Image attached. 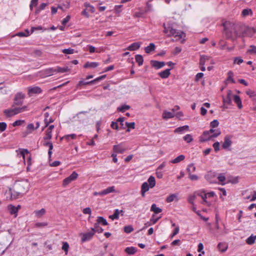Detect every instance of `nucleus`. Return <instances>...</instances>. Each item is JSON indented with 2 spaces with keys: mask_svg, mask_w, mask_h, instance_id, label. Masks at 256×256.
Here are the masks:
<instances>
[{
  "mask_svg": "<svg viewBox=\"0 0 256 256\" xmlns=\"http://www.w3.org/2000/svg\"><path fill=\"white\" fill-rule=\"evenodd\" d=\"M156 48V46L154 44L150 43L148 46H146L144 48L145 52L146 54H150L154 52Z\"/></svg>",
  "mask_w": 256,
  "mask_h": 256,
  "instance_id": "4be33fe9",
  "label": "nucleus"
},
{
  "mask_svg": "<svg viewBox=\"0 0 256 256\" xmlns=\"http://www.w3.org/2000/svg\"><path fill=\"white\" fill-rule=\"evenodd\" d=\"M189 130V126L187 125L184 126H182L178 127L176 128L174 130L175 133H178L180 134H182L184 133L185 131Z\"/></svg>",
  "mask_w": 256,
  "mask_h": 256,
  "instance_id": "6ab92c4d",
  "label": "nucleus"
},
{
  "mask_svg": "<svg viewBox=\"0 0 256 256\" xmlns=\"http://www.w3.org/2000/svg\"><path fill=\"white\" fill-rule=\"evenodd\" d=\"M218 250L222 252H224L226 250L227 246L225 244H219L218 245Z\"/></svg>",
  "mask_w": 256,
  "mask_h": 256,
  "instance_id": "603ef678",
  "label": "nucleus"
},
{
  "mask_svg": "<svg viewBox=\"0 0 256 256\" xmlns=\"http://www.w3.org/2000/svg\"><path fill=\"white\" fill-rule=\"evenodd\" d=\"M136 60L138 64V66H140L142 65L144 62V58L142 55L136 54Z\"/></svg>",
  "mask_w": 256,
  "mask_h": 256,
  "instance_id": "72a5a7b5",
  "label": "nucleus"
},
{
  "mask_svg": "<svg viewBox=\"0 0 256 256\" xmlns=\"http://www.w3.org/2000/svg\"><path fill=\"white\" fill-rule=\"evenodd\" d=\"M30 32L28 30H26V32H20L17 33L16 34V36H18L20 37H26V36H30Z\"/></svg>",
  "mask_w": 256,
  "mask_h": 256,
  "instance_id": "37998d69",
  "label": "nucleus"
},
{
  "mask_svg": "<svg viewBox=\"0 0 256 256\" xmlns=\"http://www.w3.org/2000/svg\"><path fill=\"white\" fill-rule=\"evenodd\" d=\"M256 30L253 28L246 27L243 31L244 36L252 37L256 33Z\"/></svg>",
  "mask_w": 256,
  "mask_h": 256,
  "instance_id": "ddd939ff",
  "label": "nucleus"
},
{
  "mask_svg": "<svg viewBox=\"0 0 256 256\" xmlns=\"http://www.w3.org/2000/svg\"><path fill=\"white\" fill-rule=\"evenodd\" d=\"M126 126L128 127V129L127 131H130V128L134 129L135 128V123L134 122H126Z\"/></svg>",
  "mask_w": 256,
  "mask_h": 256,
  "instance_id": "0e129e2a",
  "label": "nucleus"
},
{
  "mask_svg": "<svg viewBox=\"0 0 256 256\" xmlns=\"http://www.w3.org/2000/svg\"><path fill=\"white\" fill-rule=\"evenodd\" d=\"M76 137H77V136L76 134H72L65 135L62 138L65 139L66 140L68 141V140H70V139H72V140L76 139Z\"/></svg>",
  "mask_w": 256,
  "mask_h": 256,
  "instance_id": "e433bc0d",
  "label": "nucleus"
},
{
  "mask_svg": "<svg viewBox=\"0 0 256 256\" xmlns=\"http://www.w3.org/2000/svg\"><path fill=\"white\" fill-rule=\"evenodd\" d=\"M42 92V89L37 86H30L28 88V94L30 96H32L34 94H38L41 93Z\"/></svg>",
  "mask_w": 256,
  "mask_h": 256,
  "instance_id": "9b49d317",
  "label": "nucleus"
},
{
  "mask_svg": "<svg viewBox=\"0 0 256 256\" xmlns=\"http://www.w3.org/2000/svg\"><path fill=\"white\" fill-rule=\"evenodd\" d=\"M216 174L215 172H208L205 176V178L210 183H215L216 181Z\"/></svg>",
  "mask_w": 256,
  "mask_h": 256,
  "instance_id": "9d476101",
  "label": "nucleus"
},
{
  "mask_svg": "<svg viewBox=\"0 0 256 256\" xmlns=\"http://www.w3.org/2000/svg\"><path fill=\"white\" fill-rule=\"evenodd\" d=\"M78 177V174L76 172H73L69 176L64 180L62 183L63 186H66L72 181L75 180Z\"/></svg>",
  "mask_w": 256,
  "mask_h": 256,
  "instance_id": "0eeeda50",
  "label": "nucleus"
},
{
  "mask_svg": "<svg viewBox=\"0 0 256 256\" xmlns=\"http://www.w3.org/2000/svg\"><path fill=\"white\" fill-rule=\"evenodd\" d=\"M134 230V228L132 226H126L124 228V231L127 234L130 233Z\"/></svg>",
  "mask_w": 256,
  "mask_h": 256,
  "instance_id": "052dcab7",
  "label": "nucleus"
},
{
  "mask_svg": "<svg viewBox=\"0 0 256 256\" xmlns=\"http://www.w3.org/2000/svg\"><path fill=\"white\" fill-rule=\"evenodd\" d=\"M99 65L97 62H86L84 66V68H95Z\"/></svg>",
  "mask_w": 256,
  "mask_h": 256,
  "instance_id": "393cba45",
  "label": "nucleus"
},
{
  "mask_svg": "<svg viewBox=\"0 0 256 256\" xmlns=\"http://www.w3.org/2000/svg\"><path fill=\"white\" fill-rule=\"evenodd\" d=\"M115 192V187L114 186H112L107 188L106 189H104L102 191V194H103L104 196L110 193Z\"/></svg>",
  "mask_w": 256,
  "mask_h": 256,
  "instance_id": "5701e85b",
  "label": "nucleus"
},
{
  "mask_svg": "<svg viewBox=\"0 0 256 256\" xmlns=\"http://www.w3.org/2000/svg\"><path fill=\"white\" fill-rule=\"evenodd\" d=\"M175 109H172L171 112L164 111L162 114V118L164 119L167 120L168 118H172L174 116Z\"/></svg>",
  "mask_w": 256,
  "mask_h": 256,
  "instance_id": "dca6fc26",
  "label": "nucleus"
},
{
  "mask_svg": "<svg viewBox=\"0 0 256 256\" xmlns=\"http://www.w3.org/2000/svg\"><path fill=\"white\" fill-rule=\"evenodd\" d=\"M252 11L250 8L244 9L242 12V15L243 17H246L248 16H252Z\"/></svg>",
  "mask_w": 256,
  "mask_h": 256,
  "instance_id": "c85d7f7f",
  "label": "nucleus"
},
{
  "mask_svg": "<svg viewBox=\"0 0 256 256\" xmlns=\"http://www.w3.org/2000/svg\"><path fill=\"white\" fill-rule=\"evenodd\" d=\"M247 52L256 54V46L251 45L250 48L248 50Z\"/></svg>",
  "mask_w": 256,
  "mask_h": 256,
  "instance_id": "338daca9",
  "label": "nucleus"
},
{
  "mask_svg": "<svg viewBox=\"0 0 256 256\" xmlns=\"http://www.w3.org/2000/svg\"><path fill=\"white\" fill-rule=\"evenodd\" d=\"M184 140L188 143H190L193 140L192 136L190 134H187L183 138Z\"/></svg>",
  "mask_w": 256,
  "mask_h": 256,
  "instance_id": "49530a36",
  "label": "nucleus"
},
{
  "mask_svg": "<svg viewBox=\"0 0 256 256\" xmlns=\"http://www.w3.org/2000/svg\"><path fill=\"white\" fill-rule=\"evenodd\" d=\"M198 192H196L194 194H190L188 196L187 200L190 204H194V201L196 200V196H198Z\"/></svg>",
  "mask_w": 256,
  "mask_h": 256,
  "instance_id": "b1692460",
  "label": "nucleus"
},
{
  "mask_svg": "<svg viewBox=\"0 0 256 256\" xmlns=\"http://www.w3.org/2000/svg\"><path fill=\"white\" fill-rule=\"evenodd\" d=\"M94 234V228H92L91 230L88 232L86 233H84L82 234L81 235L82 236V242H86L92 239L93 236Z\"/></svg>",
  "mask_w": 256,
  "mask_h": 256,
  "instance_id": "1a4fd4ad",
  "label": "nucleus"
},
{
  "mask_svg": "<svg viewBox=\"0 0 256 256\" xmlns=\"http://www.w3.org/2000/svg\"><path fill=\"white\" fill-rule=\"evenodd\" d=\"M49 116L50 115L48 112H46L44 114V122L45 124V126L42 128V130H44V128L48 127L50 123H52L54 122V120L52 118H50Z\"/></svg>",
  "mask_w": 256,
  "mask_h": 256,
  "instance_id": "f3484780",
  "label": "nucleus"
},
{
  "mask_svg": "<svg viewBox=\"0 0 256 256\" xmlns=\"http://www.w3.org/2000/svg\"><path fill=\"white\" fill-rule=\"evenodd\" d=\"M25 98V94L22 92H18L14 98V104L16 106H21Z\"/></svg>",
  "mask_w": 256,
  "mask_h": 256,
  "instance_id": "423d86ee",
  "label": "nucleus"
},
{
  "mask_svg": "<svg viewBox=\"0 0 256 256\" xmlns=\"http://www.w3.org/2000/svg\"><path fill=\"white\" fill-rule=\"evenodd\" d=\"M156 185L155 178L153 176H150L148 180V182H144L141 187V194L142 196H145V193L148 192L150 188H154Z\"/></svg>",
  "mask_w": 256,
  "mask_h": 256,
  "instance_id": "7ed1b4c3",
  "label": "nucleus"
},
{
  "mask_svg": "<svg viewBox=\"0 0 256 256\" xmlns=\"http://www.w3.org/2000/svg\"><path fill=\"white\" fill-rule=\"evenodd\" d=\"M68 248H69L68 244L67 242H63L62 246V250L64 251L65 254H66V255L68 254Z\"/></svg>",
  "mask_w": 256,
  "mask_h": 256,
  "instance_id": "a18cd8bd",
  "label": "nucleus"
},
{
  "mask_svg": "<svg viewBox=\"0 0 256 256\" xmlns=\"http://www.w3.org/2000/svg\"><path fill=\"white\" fill-rule=\"evenodd\" d=\"M152 66L156 69L160 68V62L156 60H151L150 62Z\"/></svg>",
  "mask_w": 256,
  "mask_h": 256,
  "instance_id": "de8ad7c7",
  "label": "nucleus"
},
{
  "mask_svg": "<svg viewBox=\"0 0 256 256\" xmlns=\"http://www.w3.org/2000/svg\"><path fill=\"white\" fill-rule=\"evenodd\" d=\"M94 233L96 232H97L98 233H101L104 230L101 227H100L98 226V224H94Z\"/></svg>",
  "mask_w": 256,
  "mask_h": 256,
  "instance_id": "680f3d73",
  "label": "nucleus"
},
{
  "mask_svg": "<svg viewBox=\"0 0 256 256\" xmlns=\"http://www.w3.org/2000/svg\"><path fill=\"white\" fill-rule=\"evenodd\" d=\"M46 210L44 208L40 210H35L34 213L36 218H41L46 214Z\"/></svg>",
  "mask_w": 256,
  "mask_h": 256,
  "instance_id": "bb28decb",
  "label": "nucleus"
},
{
  "mask_svg": "<svg viewBox=\"0 0 256 256\" xmlns=\"http://www.w3.org/2000/svg\"><path fill=\"white\" fill-rule=\"evenodd\" d=\"M220 134L221 131L219 128H210L209 130L204 132L200 136V140L202 142L208 141L218 137Z\"/></svg>",
  "mask_w": 256,
  "mask_h": 256,
  "instance_id": "f257e3e1",
  "label": "nucleus"
},
{
  "mask_svg": "<svg viewBox=\"0 0 256 256\" xmlns=\"http://www.w3.org/2000/svg\"><path fill=\"white\" fill-rule=\"evenodd\" d=\"M45 146H48L49 148L48 154L49 156L50 157L52 154V150L53 148V145L51 142H46L44 144Z\"/></svg>",
  "mask_w": 256,
  "mask_h": 256,
  "instance_id": "4c0bfd02",
  "label": "nucleus"
},
{
  "mask_svg": "<svg viewBox=\"0 0 256 256\" xmlns=\"http://www.w3.org/2000/svg\"><path fill=\"white\" fill-rule=\"evenodd\" d=\"M128 148L124 146L123 142L113 146V151L115 153L122 154L128 150Z\"/></svg>",
  "mask_w": 256,
  "mask_h": 256,
  "instance_id": "6e6552de",
  "label": "nucleus"
},
{
  "mask_svg": "<svg viewBox=\"0 0 256 256\" xmlns=\"http://www.w3.org/2000/svg\"><path fill=\"white\" fill-rule=\"evenodd\" d=\"M164 26V34L168 36H173L174 38H176L177 40L178 39H182V42H184V38L185 37V34L180 30H176L174 29L171 26L168 25L166 26L165 24Z\"/></svg>",
  "mask_w": 256,
  "mask_h": 256,
  "instance_id": "f03ea898",
  "label": "nucleus"
},
{
  "mask_svg": "<svg viewBox=\"0 0 256 256\" xmlns=\"http://www.w3.org/2000/svg\"><path fill=\"white\" fill-rule=\"evenodd\" d=\"M197 195L198 196H200L202 198V199L203 200V202L202 203L203 204H206L208 206L210 205V204L206 200L208 196L205 193L202 194V192H198L197 193Z\"/></svg>",
  "mask_w": 256,
  "mask_h": 256,
  "instance_id": "cd10ccee",
  "label": "nucleus"
},
{
  "mask_svg": "<svg viewBox=\"0 0 256 256\" xmlns=\"http://www.w3.org/2000/svg\"><path fill=\"white\" fill-rule=\"evenodd\" d=\"M204 249V246L202 243H200L198 245V250L199 252H201L202 254H200L198 256H202V254H204V252L202 251Z\"/></svg>",
  "mask_w": 256,
  "mask_h": 256,
  "instance_id": "13d9d810",
  "label": "nucleus"
},
{
  "mask_svg": "<svg viewBox=\"0 0 256 256\" xmlns=\"http://www.w3.org/2000/svg\"><path fill=\"white\" fill-rule=\"evenodd\" d=\"M52 131L49 130L48 129H47L46 132V136L44 138V140H50L52 138Z\"/></svg>",
  "mask_w": 256,
  "mask_h": 256,
  "instance_id": "c03bdc74",
  "label": "nucleus"
},
{
  "mask_svg": "<svg viewBox=\"0 0 256 256\" xmlns=\"http://www.w3.org/2000/svg\"><path fill=\"white\" fill-rule=\"evenodd\" d=\"M7 127V124L4 122H0V132H4Z\"/></svg>",
  "mask_w": 256,
  "mask_h": 256,
  "instance_id": "69168bd1",
  "label": "nucleus"
},
{
  "mask_svg": "<svg viewBox=\"0 0 256 256\" xmlns=\"http://www.w3.org/2000/svg\"><path fill=\"white\" fill-rule=\"evenodd\" d=\"M150 210L154 212L155 214H158L160 212V208H158L156 204H152Z\"/></svg>",
  "mask_w": 256,
  "mask_h": 256,
  "instance_id": "864d4df0",
  "label": "nucleus"
},
{
  "mask_svg": "<svg viewBox=\"0 0 256 256\" xmlns=\"http://www.w3.org/2000/svg\"><path fill=\"white\" fill-rule=\"evenodd\" d=\"M170 70L167 68L166 69L161 72V78H167L170 74Z\"/></svg>",
  "mask_w": 256,
  "mask_h": 256,
  "instance_id": "7c9ffc66",
  "label": "nucleus"
},
{
  "mask_svg": "<svg viewBox=\"0 0 256 256\" xmlns=\"http://www.w3.org/2000/svg\"><path fill=\"white\" fill-rule=\"evenodd\" d=\"M216 178H218L220 182V184L222 185H224L225 183L224 182L226 180V177L223 174H218V176H216Z\"/></svg>",
  "mask_w": 256,
  "mask_h": 256,
  "instance_id": "f704fd0d",
  "label": "nucleus"
},
{
  "mask_svg": "<svg viewBox=\"0 0 256 256\" xmlns=\"http://www.w3.org/2000/svg\"><path fill=\"white\" fill-rule=\"evenodd\" d=\"M27 129L29 131V133H31L33 130L36 129L33 124H29L27 126Z\"/></svg>",
  "mask_w": 256,
  "mask_h": 256,
  "instance_id": "774afa93",
  "label": "nucleus"
},
{
  "mask_svg": "<svg viewBox=\"0 0 256 256\" xmlns=\"http://www.w3.org/2000/svg\"><path fill=\"white\" fill-rule=\"evenodd\" d=\"M28 152L26 149H20V153L18 154V155L22 156L24 158L25 154H28Z\"/></svg>",
  "mask_w": 256,
  "mask_h": 256,
  "instance_id": "e2e57ef3",
  "label": "nucleus"
},
{
  "mask_svg": "<svg viewBox=\"0 0 256 256\" xmlns=\"http://www.w3.org/2000/svg\"><path fill=\"white\" fill-rule=\"evenodd\" d=\"M234 72L232 71H229L228 72V77L227 79L226 80V82L228 83L229 82H231L233 84H235L236 81L234 79Z\"/></svg>",
  "mask_w": 256,
  "mask_h": 256,
  "instance_id": "a878e982",
  "label": "nucleus"
},
{
  "mask_svg": "<svg viewBox=\"0 0 256 256\" xmlns=\"http://www.w3.org/2000/svg\"><path fill=\"white\" fill-rule=\"evenodd\" d=\"M20 206H15L12 204H10L8 206V209L11 214H14V216L16 217L18 215V212L20 208Z\"/></svg>",
  "mask_w": 256,
  "mask_h": 256,
  "instance_id": "4468645a",
  "label": "nucleus"
},
{
  "mask_svg": "<svg viewBox=\"0 0 256 256\" xmlns=\"http://www.w3.org/2000/svg\"><path fill=\"white\" fill-rule=\"evenodd\" d=\"M186 170L188 172L189 174L194 172L196 170V167L194 164H192L188 166Z\"/></svg>",
  "mask_w": 256,
  "mask_h": 256,
  "instance_id": "79ce46f5",
  "label": "nucleus"
},
{
  "mask_svg": "<svg viewBox=\"0 0 256 256\" xmlns=\"http://www.w3.org/2000/svg\"><path fill=\"white\" fill-rule=\"evenodd\" d=\"M160 218V217L158 216H156L154 214H153L150 220V222H148V225H151L154 224Z\"/></svg>",
  "mask_w": 256,
  "mask_h": 256,
  "instance_id": "ea45409f",
  "label": "nucleus"
},
{
  "mask_svg": "<svg viewBox=\"0 0 256 256\" xmlns=\"http://www.w3.org/2000/svg\"><path fill=\"white\" fill-rule=\"evenodd\" d=\"M62 52L65 54H73L74 52V50L71 48L63 49Z\"/></svg>",
  "mask_w": 256,
  "mask_h": 256,
  "instance_id": "5fc2aeb1",
  "label": "nucleus"
},
{
  "mask_svg": "<svg viewBox=\"0 0 256 256\" xmlns=\"http://www.w3.org/2000/svg\"><path fill=\"white\" fill-rule=\"evenodd\" d=\"M246 199L250 200V201L254 200L256 199V192H253L252 194V196H248L246 198Z\"/></svg>",
  "mask_w": 256,
  "mask_h": 256,
  "instance_id": "bf43d9fd",
  "label": "nucleus"
},
{
  "mask_svg": "<svg viewBox=\"0 0 256 256\" xmlns=\"http://www.w3.org/2000/svg\"><path fill=\"white\" fill-rule=\"evenodd\" d=\"M54 72H56V68H50L46 70V74L48 76L52 75Z\"/></svg>",
  "mask_w": 256,
  "mask_h": 256,
  "instance_id": "6e6d98bb",
  "label": "nucleus"
},
{
  "mask_svg": "<svg viewBox=\"0 0 256 256\" xmlns=\"http://www.w3.org/2000/svg\"><path fill=\"white\" fill-rule=\"evenodd\" d=\"M130 108V106L128 105H123L120 107L118 108V110L121 112H124L126 110Z\"/></svg>",
  "mask_w": 256,
  "mask_h": 256,
  "instance_id": "09e8293b",
  "label": "nucleus"
},
{
  "mask_svg": "<svg viewBox=\"0 0 256 256\" xmlns=\"http://www.w3.org/2000/svg\"><path fill=\"white\" fill-rule=\"evenodd\" d=\"M140 42H134L129 46L127 48V50L130 51L138 50L140 46Z\"/></svg>",
  "mask_w": 256,
  "mask_h": 256,
  "instance_id": "aec40b11",
  "label": "nucleus"
},
{
  "mask_svg": "<svg viewBox=\"0 0 256 256\" xmlns=\"http://www.w3.org/2000/svg\"><path fill=\"white\" fill-rule=\"evenodd\" d=\"M28 110V106H24L20 108H14L4 110V114L6 117L9 118Z\"/></svg>",
  "mask_w": 256,
  "mask_h": 256,
  "instance_id": "20e7f679",
  "label": "nucleus"
},
{
  "mask_svg": "<svg viewBox=\"0 0 256 256\" xmlns=\"http://www.w3.org/2000/svg\"><path fill=\"white\" fill-rule=\"evenodd\" d=\"M209 58L206 56H200V66H204L206 61L208 60Z\"/></svg>",
  "mask_w": 256,
  "mask_h": 256,
  "instance_id": "a19ab883",
  "label": "nucleus"
},
{
  "mask_svg": "<svg viewBox=\"0 0 256 256\" xmlns=\"http://www.w3.org/2000/svg\"><path fill=\"white\" fill-rule=\"evenodd\" d=\"M30 186V184L27 180L16 182L14 184L15 189L19 194H22L26 192Z\"/></svg>",
  "mask_w": 256,
  "mask_h": 256,
  "instance_id": "39448f33",
  "label": "nucleus"
},
{
  "mask_svg": "<svg viewBox=\"0 0 256 256\" xmlns=\"http://www.w3.org/2000/svg\"><path fill=\"white\" fill-rule=\"evenodd\" d=\"M232 136H226L224 138V142L222 144V148L224 149L228 148L232 144Z\"/></svg>",
  "mask_w": 256,
  "mask_h": 256,
  "instance_id": "f8f14e48",
  "label": "nucleus"
},
{
  "mask_svg": "<svg viewBox=\"0 0 256 256\" xmlns=\"http://www.w3.org/2000/svg\"><path fill=\"white\" fill-rule=\"evenodd\" d=\"M233 99L234 102L237 104L238 108L241 109L242 108V105L240 97L238 96L234 95Z\"/></svg>",
  "mask_w": 256,
  "mask_h": 256,
  "instance_id": "412c9836",
  "label": "nucleus"
},
{
  "mask_svg": "<svg viewBox=\"0 0 256 256\" xmlns=\"http://www.w3.org/2000/svg\"><path fill=\"white\" fill-rule=\"evenodd\" d=\"M232 92L230 90L228 91L226 98H223V102L224 104H230L232 103V99L233 98Z\"/></svg>",
  "mask_w": 256,
  "mask_h": 256,
  "instance_id": "2eb2a0df",
  "label": "nucleus"
},
{
  "mask_svg": "<svg viewBox=\"0 0 256 256\" xmlns=\"http://www.w3.org/2000/svg\"><path fill=\"white\" fill-rule=\"evenodd\" d=\"M184 158H185V156L183 154H181V155H180L178 156H177L174 159L172 160L171 161V162L172 164H177V163H178V162L182 161L183 160H184Z\"/></svg>",
  "mask_w": 256,
  "mask_h": 256,
  "instance_id": "c756f323",
  "label": "nucleus"
},
{
  "mask_svg": "<svg viewBox=\"0 0 256 256\" xmlns=\"http://www.w3.org/2000/svg\"><path fill=\"white\" fill-rule=\"evenodd\" d=\"M98 224H101L104 226L108 225V222L102 216H98L97 218Z\"/></svg>",
  "mask_w": 256,
  "mask_h": 256,
  "instance_id": "c9c22d12",
  "label": "nucleus"
},
{
  "mask_svg": "<svg viewBox=\"0 0 256 256\" xmlns=\"http://www.w3.org/2000/svg\"><path fill=\"white\" fill-rule=\"evenodd\" d=\"M219 125V122L218 120H214L210 122V128H216Z\"/></svg>",
  "mask_w": 256,
  "mask_h": 256,
  "instance_id": "3c124183",
  "label": "nucleus"
},
{
  "mask_svg": "<svg viewBox=\"0 0 256 256\" xmlns=\"http://www.w3.org/2000/svg\"><path fill=\"white\" fill-rule=\"evenodd\" d=\"M179 200L178 195V194H173L168 196L166 199L167 202H170L173 201L178 202Z\"/></svg>",
  "mask_w": 256,
  "mask_h": 256,
  "instance_id": "a211bd4d",
  "label": "nucleus"
},
{
  "mask_svg": "<svg viewBox=\"0 0 256 256\" xmlns=\"http://www.w3.org/2000/svg\"><path fill=\"white\" fill-rule=\"evenodd\" d=\"M87 46L88 48V50L90 53L100 52V50H96V48L92 45H88Z\"/></svg>",
  "mask_w": 256,
  "mask_h": 256,
  "instance_id": "8fccbe9b",
  "label": "nucleus"
},
{
  "mask_svg": "<svg viewBox=\"0 0 256 256\" xmlns=\"http://www.w3.org/2000/svg\"><path fill=\"white\" fill-rule=\"evenodd\" d=\"M136 251L134 247H128L125 249V252L128 254H134Z\"/></svg>",
  "mask_w": 256,
  "mask_h": 256,
  "instance_id": "473e14b6",
  "label": "nucleus"
},
{
  "mask_svg": "<svg viewBox=\"0 0 256 256\" xmlns=\"http://www.w3.org/2000/svg\"><path fill=\"white\" fill-rule=\"evenodd\" d=\"M68 68H60L58 67L56 68V72L63 73L68 72Z\"/></svg>",
  "mask_w": 256,
  "mask_h": 256,
  "instance_id": "4d7b16f0",
  "label": "nucleus"
},
{
  "mask_svg": "<svg viewBox=\"0 0 256 256\" xmlns=\"http://www.w3.org/2000/svg\"><path fill=\"white\" fill-rule=\"evenodd\" d=\"M120 211L118 209H116L114 210V212L112 215L109 216V218L112 220H114L115 219H118L119 218Z\"/></svg>",
  "mask_w": 256,
  "mask_h": 256,
  "instance_id": "58836bf2",
  "label": "nucleus"
},
{
  "mask_svg": "<svg viewBox=\"0 0 256 256\" xmlns=\"http://www.w3.org/2000/svg\"><path fill=\"white\" fill-rule=\"evenodd\" d=\"M256 240V236L252 234L250 237H248L246 239V242L248 244H254Z\"/></svg>",
  "mask_w": 256,
  "mask_h": 256,
  "instance_id": "2f4dec72",
  "label": "nucleus"
}]
</instances>
